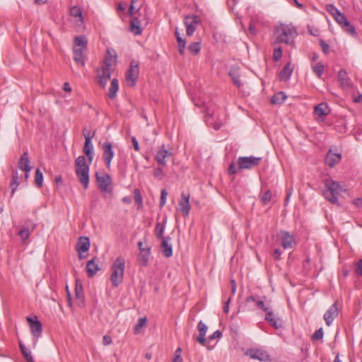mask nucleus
<instances>
[{
  "label": "nucleus",
  "mask_w": 362,
  "mask_h": 362,
  "mask_svg": "<svg viewBox=\"0 0 362 362\" xmlns=\"http://www.w3.org/2000/svg\"><path fill=\"white\" fill-rule=\"evenodd\" d=\"M341 159V153H333L332 149H329L326 157L325 163L329 167L333 168L335 166Z\"/></svg>",
  "instance_id": "22"
},
{
  "label": "nucleus",
  "mask_w": 362,
  "mask_h": 362,
  "mask_svg": "<svg viewBox=\"0 0 362 362\" xmlns=\"http://www.w3.org/2000/svg\"><path fill=\"white\" fill-rule=\"evenodd\" d=\"M229 76L232 78L234 85L240 88L242 86L240 81V69L238 67L233 66L229 71Z\"/></svg>",
  "instance_id": "27"
},
{
  "label": "nucleus",
  "mask_w": 362,
  "mask_h": 362,
  "mask_svg": "<svg viewBox=\"0 0 362 362\" xmlns=\"http://www.w3.org/2000/svg\"><path fill=\"white\" fill-rule=\"evenodd\" d=\"M89 168L76 169V174L79 181L83 186L84 189H87L89 183Z\"/></svg>",
  "instance_id": "20"
},
{
  "label": "nucleus",
  "mask_w": 362,
  "mask_h": 362,
  "mask_svg": "<svg viewBox=\"0 0 362 362\" xmlns=\"http://www.w3.org/2000/svg\"><path fill=\"white\" fill-rule=\"evenodd\" d=\"M27 321L29 323L30 332L35 338H39L42 335V326L37 316L27 317Z\"/></svg>",
  "instance_id": "8"
},
{
  "label": "nucleus",
  "mask_w": 362,
  "mask_h": 362,
  "mask_svg": "<svg viewBox=\"0 0 362 362\" xmlns=\"http://www.w3.org/2000/svg\"><path fill=\"white\" fill-rule=\"evenodd\" d=\"M262 161L261 157L255 156H243L238 159V165L239 170L252 169L258 166Z\"/></svg>",
  "instance_id": "5"
},
{
  "label": "nucleus",
  "mask_w": 362,
  "mask_h": 362,
  "mask_svg": "<svg viewBox=\"0 0 362 362\" xmlns=\"http://www.w3.org/2000/svg\"><path fill=\"white\" fill-rule=\"evenodd\" d=\"M87 45L88 41L84 35L76 36L74 39V59L78 65L81 66L85 65Z\"/></svg>",
  "instance_id": "2"
},
{
  "label": "nucleus",
  "mask_w": 362,
  "mask_h": 362,
  "mask_svg": "<svg viewBox=\"0 0 362 362\" xmlns=\"http://www.w3.org/2000/svg\"><path fill=\"white\" fill-rule=\"evenodd\" d=\"M197 329L199 331V334H206L208 327L201 320L199 322L197 325Z\"/></svg>",
  "instance_id": "52"
},
{
  "label": "nucleus",
  "mask_w": 362,
  "mask_h": 362,
  "mask_svg": "<svg viewBox=\"0 0 362 362\" xmlns=\"http://www.w3.org/2000/svg\"><path fill=\"white\" fill-rule=\"evenodd\" d=\"M90 240L87 237H80L78 238L76 250L79 253L86 252L89 250Z\"/></svg>",
  "instance_id": "25"
},
{
  "label": "nucleus",
  "mask_w": 362,
  "mask_h": 362,
  "mask_svg": "<svg viewBox=\"0 0 362 362\" xmlns=\"http://www.w3.org/2000/svg\"><path fill=\"white\" fill-rule=\"evenodd\" d=\"M245 355L250 356L252 359H257L259 361H267L269 360L268 353L260 349H250L246 351Z\"/></svg>",
  "instance_id": "10"
},
{
  "label": "nucleus",
  "mask_w": 362,
  "mask_h": 362,
  "mask_svg": "<svg viewBox=\"0 0 362 362\" xmlns=\"http://www.w3.org/2000/svg\"><path fill=\"white\" fill-rule=\"evenodd\" d=\"M339 314V309L336 303L332 304L324 315V320L327 326H330Z\"/></svg>",
  "instance_id": "15"
},
{
  "label": "nucleus",
  "mask_w": 362,
  "mask_h": 362,
  "mask_svg": "<svg viewBox=\"0 0 362 362\" xmlns=\"http://www.w3.org/2000/svg\"><path fill=\"white\" fill-rule=\"evenodd\" d=\"M293 73V68L290 63H288L285 65V66L281 69L279 73V78L281 80L286 81H288L291 74Z\"/></svg>",
  "instance_id": "30"
},
{
  "label": "nucleus",
  "mask_w": 362,
  "mask_h": 362,
  "mask_svg": "<svg viewBox=\"0 0 362 362\" xmlns=\"http://www.w3.org/2000/svg\"><path fill=\"white\" fill-rule=\"evenodd\" d=\"M323 336H324V332H323V329L321 327L315 332V333L312 336V339L313 340H320L323 338Z\"/></svg>",
  "instance_id": "51"
},
{
  "label": "nucleus",
  "mask_w": 362,
  "mask_h": 362,
  "mask_svg": "<svg viewBox=\"0 0 362 362\" xmlns=\"http://www.w3.org/2000/svg\"><path fill=\"white\" fill-rule=\"evenodd\" d=\"M18 186V182H14L13 180L11 181L10 184V188L11 189V196H13L16 191V189Z\"/></svg>",
  "instance_id": "61"
},
{
  "label": "nucleus",
  "mask_w": 362,
  "mask_h": 362,
  "mask_svg": "<svg viewBox=\"0 0 362 362\" xmlns=\"http://www.w3.org/2000/svg\"><path fill=\"white\" fill-rule=\"evenodd\" d=\"M165 230V226L163 223H157L155 228V235L158 239L165 238L163 233Z\"/></svg>",
  "instance_id": "39"
},
{
  "label": "nucleus",
  "mask_w": 362,
  "mask_h": 362,
  "mask_svg": "<svg viewBox=\"0 0 362 362\" xmlns=\"http://www.w3.org/2000/svg\"><path fill=\"white\" fill-rule=\"evenodd\" d=\"M35 228V224L31 221H28L25 224L21 226V230L18 231V235L21 237V240L25 243L30 237L31 231Z\"/></svg>",
  "instance_id": "14"
},
{
  "label": "nucleus",
  "mask_w": 362,
  "mask_h": 362,
  "mask_svg": "<svg viewBox=\"0 0 362 362\" xmlns=\"http://www.w3.org/2000/svg\"><path fill=\"white\" fill-rule=\"evenodd\" d=\"M325 185L326 189L323 192V196L326 199L332 204L337 203L338 195L344 190L339 182L332 180H325Z\"/></svg>",
  "instance_id": "4"
},
{
  "label": "nucleus",
  "mask_w": 362,
  "mask_h": 362,
  "mask_svg": "<svg viewBox=\"0 0 362 362\" xmlns=\"http://www.w3.org/2000/svg\"><path fill=\"white\" fill-rule=\"evenodd\" d=\"M338 80L342 88H351L352 83L351 78L347 76V72L345 69H341L338 72Z\"/></svg>",
  "instance_id": "21"
},
{
  "label": "nucleus",
  "mask_w": 362,
  "mask_h": 362,
  "mask_svg": "<svg viewBox=\"0 0 362 362\" xmlns=\"http://www.w3.org/2000/svg\"><path fill=\"white\" fill-rule=\"evenodd\" d=\"M19 348L21 351V354L24 358V359L27 362H34L33 358L32 356L31 352L27 349V347L22 343L21 341L19 340Z\"/></svg>",
  "instance_id": "34"
},
{
  "label": "nucleus",
  "mask_w": 362,
  "mask_h": 362,
  "mask_svg": "<svg viewBox=\"0 0 362 362\" xmlns=\"http://www.w3.org/2000/svg\"><path fill=\"white\" fill-rule=\"evenodd\" d=\"M341 28L351 35L355 36L356 35L355 28L349 23V21L346 23V24Z\"/></svg>",
  "instance_id": "44"
},
{
  "label": "nucleus",
  "mask_w": 362,
  "mask_h": 362,
  "mask_svg": "<svg viewBox=\"0 0 362 362\" xmlns=\"http://www.w3.org/2000/svg\"><path fill=\"white\" fill-rule=\"evenodd\" d=\"M282 57V49L281 47L274 49L273 53V59L274 61L278 62Z\"/></svg>",
  "instance_id": "53"
},
{
  "label": "nucleus",
  "mask_w": 362,
  "mask_h": 362,
  "mask_svg": "<svg viewBox=\"0 0 362 362\" xmlns=\"http://www.w3.org/2000/svg\"><path fill=\"white\" fill-rule=\"evenodd\" d=\"M132 144L134 146V148L135 151H139V145L138 143V141L136 140V137L133 136L132 138Z\"/></svg>",
  "instance_id": "63"
},
{
  "label": "nucleus",
  "mask_w": 362,
  "mask_h": 362,
  "mask_svg": "<svg viewBox=\"0 0 362 362\" xmlns=\"http://www.w3.org/2000/svg\"><path fill=\"white\" fill-rule=\"evenodd\" d=\"M112 69L108 67L102 66L97 70L98 83L103 88H105L107 81L110 80L112 74Z\"/></svg>",
  "instance_id": "11"
},
{
  "label": "nucleus",
  "mask_w": 362,
  "mask_h": 362,
  "mask_svg": "<svg viewBox=\"0 0 362 362\" xmlns=\"http://www.w3.org/2000/svg\"><path fill=\"white\" fill-rule=\"evenodd\" d=\"M139 64L134 61L132 62L129 69L126 73V81L129 86L134 87L136 85L139 77Z\"/></svg>",
  "instance_id": "7"
},
{
  "label": "nucleus",
  "mask_w": 362,
  "mask_h": 362,
  "mask_svg": "<svg viewBox=\"0 0 362 362\" xmlns=\"http://www.w3.org/2000/svg\"><path fill=\"white\" fill-rule=\"evenodd\" d=\"M356 273L358 276H362V259L356 264Z\"/></svg>",
  "instance_id": "58"
},
{
  "label": "nucleus",
  "mask_w": 362,
  "mask_h": 362,
  "mask_svg": "<svg viewBox=\"0 0 362 362\" xmlns=\"http://www.w3.org/2000/svg\"><path fill=\"white\" fill-rule=\"evenodd\" d=\"M18 168L23 171H30L32 168L30 165L28 153L24 152L18 162Z\"/></svg>",
  "instance_id": "24"
},
{
  "label": "nucleus",
  "mask_w": 362,
  "mask_h": 362,
  "mask_svg": "<svg viewBox=\"0 0 362 362\" xmlns=\"http://www.w3.org/2000/svg\"><path fill=\"white\" fill-rule=\"evenodd\" d=\"M134 194L135 202L137 204H142V197L141 196L139 190L138 189H134Z\"/></svg>",
  "instance_id": "57"
},
{
  "label": "nucleus",
  "mask_w": 362,
  "mask_h": 362,
  "mask_svg": "<svg viewBox=\"0 0 362 362\" xmlns=\"http://www.w3.org/2000/svg\"><path fill=\"white\" fill-rule=\"evenodd\" d=\"M188 49L194 54H197L201 49L200 42H193L188 46Z\"/></svg>",
  "instance_id": "47"
},
{
  "label": "nucleus",
  "mask_w": 362,
  "mask_h": 362,
  "mask_svg": "<svg viewBox=\"0 0 362 362\" xmlns=\"http://www.w3.org/2000/svg\"><path fill=\"white\" fill-rule=\"evenodd\" d=\"M147 324V318L146 317H140L134 327V333L139 334L140 330L144 327Z\"/></svg>",
  "instance_id": "40"
},
{
  "label": "nucleus",
  "mask_w": 362,
  "mask_h": 362,
  "mask_svg": "<svg viewBox=\"0 0 362 362\" xmlns=\"http://www.w3.org/2000/svg\"><path fill=\"white\" fill-rule=\"evenodd\" d=\"M200 19L198 16H187L185 18V25L187 30L186 33L188 36H191L196 30L197 25L199 23Z\"/></svg>",
  "instance_id": "9"
},
{
  "label": "nucleus",
  "mask_w": 362,
  "mask_h": 362,
  "mask_svg": "<svg viewBox=\"0 0 362 362\" xmlns=\"http://www.w3.org/2000/svg\"><path fill=\"white\" fill-rule=\"evenodd\" d=\"M70 14L72 16L78 17L80 18L81 21H83L82 12H81V8L79 7H78V6L72 7L70 9Z\"/></svg>",
  "instance_id": "46"
},
{
  "label": "nucleus",
  "mask_w": 362,
  "mask_h": 362,
  "mask_svg": "<svg viewBox=\"0 0 362 362\" xmlns=\"http://www.w3.org/2000/svg\"><path fill=\"white\" fill-rule=\"evenodd\" d=\"M172 156V153L165 149V145L163 144L160 149L157 151L155 155V160L157 163L161 165L165 166L166 165L165 158L168 157H170Z\"/></svg>",
  "instance_id": "19"
},
{
  "label": "nucleus",
  "mask_w": 362,
  "mask_h": 362,
  "mask_svg": "<svg viewBox=\"0 0 362 362\" xmlns=\"http://www.w3.org/2000/svg\"><path fill=\"white\" fill-rule=\"evenodd\" d=\"M95 258L89 260L86 264V272L88 277H93L99 270L100 267L95 262Z\"/></svg>",
  "instance_id": "29"
},
{
  "label": "nucleus",
  "mask_w": 362,
  "mask_h": 362,
  "mask_svg": "<svg viewBox=\"0 0 362 362\" xmlns=\"http://www.w3.org/2000/svg\"><path fill=\"white\" fill-rule=\"evenodd\" d=\"M117 56L115 54H112L110 49L107 50V55L104 62L105 67L112 69V66L116 64Z\"/></svg>",
  "instance_id": "32"
},
{
  "label": "nucleus",
  "mask_w": 362,
  "mask_h": 362,
  "mask_svg": "<svg viewBox=\"0 0 362 362\" xmlns=\"http://www.w3.org/2000/svg\"><path fill=\"white\" fill-rule=\"evenodd\" d=\"M170 239L171 238L168 236L165 238L160 239L161 240L160 249L162 253L166 257H170L173 255V247L168 243Z\"/></svg>",
  "instance_id": "23"
},
{
  "label": "nucleus",
  "mask_w": 362,
  "mask_h": 362,
  "mask_svg": "<svg viewBox=\"0 0 362 362\" xmlns=\"http://www.w3.org/2000/svg\"><path fill=\"white\" fill-rule=\"evenodd\" d=\"M83 151L88 158V163L90 164L93 160V145L91 140L85 141Z\"/></svg>",
  "instance_id": "26"
},
{
  "label": "nucleus",
  "mask_w": 362,
  "mask_h": 362,
  "mask_svg": "<svg viewBox=\"0 0 362 362\" xmlns=\"http://www.w3.org/2000/svg\"><path fill=\"white\" fill-rule=\"evenodd\" d=\"M313 72L318 76V78H320L324 72L325 67H324V65L321 62H320V63L316 64L313 67Z\"/></svg>",
  "instance_id": "43"
},
{
  "label": "nucleus",
  "mask_w": 362,
  "mask_h": 362,
  "mask_svg": "<svg viewBox=\"0 0 362 362\" xmlns=\"http://www.w3.org/2000/svg\"><path fill=\"white\" fill-rule=\"evenodd\" d=\"M141 22L138 18H133L131 20L130 30L134 33V35H141L142 30L140 26Z\"/></svg>",
  "instance_id": "33"
},
{
  "label": "nucleus",
  "mask_w": 362,
  "mask_h": 362,
  "mask_svg": "<svg viewBox=\"0 0 362 362\" xmlns=\"http://www.w3.org/2000/svg\"><path fill=\"white\" fill-rule=\"evenodd\" d=\"M96 180L98 182V187L102 192L112 193V180L107 173H103L101 176L97 173L95 174Z\"/></svg>",
  "instance_id": "6"
},
{
  "label": "nucleus",
  "mask_w": 362,
  "mask_h": 362,
  "mask_svg": "<svg viewBox=\"0 0 362 362\" xmlns=\"http://www.w3.org/2000/svg\"><path fill=\"white\" fill-rule=\"evenodd\" d=\"M326 10L328 13H329L333 18L336 16L339 15L341 12L337 7H335L333 4H327L326 6Z\"/></svg>",
  "instance_id": "45"
},
{
  "label": "nucleus",
  "mask_w": 362,
  "mask_h": 362,
  "mask_svg": "<svg viewBox=\"0 0 362 362\" xmlns=\"http://www.w3.org/2000/svg\"><path fill=\"white\" fill-rule=\"evenodd\" d=\"M103 344H104L105 345H109V344H110L112 343V338H111L110 336H108V335H105V336L103 337Z\"/></svg>",
  "instance_id": "64"
},
{
  "label": "nucleus",
  "mask_w": 362,
  "mask_h": 362,
  "mask_svg": "<svg viewBox=\"0 0 362 362\" xmlns=\"http://www.w3.org/2000/svg\"><path fill=\"white\" fill-rule=\"evenodd\" d=\"M272 194L270 190H267L262 195L261 199L262 203L266 205L272 200Z\"/></svg>",
  "instance_id": "50"
},
{
  "label": "nucleus",
  "mask_w": 362,
  "mask_h": 362,
  "mask_svg": "<svg viewBox=\"0 0 362 362\" xmlns=\"http://www.w3.org/2000/svg\"><path fill=\"white\" fill-rule=\"evenodd\" d=\"M168 192L165 189L161 190L160 206L162 207L166 203Z\"/></svg>",
  "instance_id": "54"
},
{
  "label": "nucleus",
  "mask_w": 362,
  "mask_h": 362,
  "mask_svg": "<svg viewBox=\"0 0 362 362\" xmlns=\"http://www.w3.org/2000/svg\"><path fill=\"white\" fill-rule=\"evenodd\" d=\"M125 259L123 257L119 256L114 261L111 267L112 274L110 280L113 287L116 288L122 282L124 274Z\"/></svg>",
  "instance_id": "3"
},
{
  "label": "nucleus",
  "mask_w": 362,
  "mask_h": 362,
  "mask_svg": "<svg viewBox=\"0 0 362 362\" xmlns=\"http://www.w3.org/2000/svg\"><path fill=\"white\" fill-rule=\"evenodd\" d=\"M118 89H119L118 81L117 78H113L111 81V84H110V87L109 88V92H108V96L111 99L115 98L117 95V93L118 91Z\"/></svg>",
  "instance_id": "35"
},
{
  "label": "nucleus",
  "mask_w": 362,
  "mask_h": 362,
  "mask_svg": "<svg viewBox=\"0 0 362 362\" xmlns=\"http://www.w3.org/2000/svg\"><path fill=\"white\" fill-rule=\"evenodd\" d=\"M43 182V175L39 168L35 170V183L37 187H41Z\"/></svg>",
  "instance_id": "42"
},
{
  "label": "nucleus",
  "mask_w": 362,
  "mask_h": 362,
  "mask_svg": "<svg viewBox=\"0 0 362 362\" xmlns=\"http://www.w3.org/2000/svg\"><path fill=\"white\" fill-rule=\"evenodd\" d=\"M281 244L284 249H291L296 245V241L293 236L288 232L281 231Z\"/></svg>",
  "instance_id": "17"
},
{
  "label": "nucleus",
  "mask_w": 362,
  "mask_h": 362,
  "mask_svg": "<svg viewBox=\"0 0 362 362\" xmlns=\"http://www.w3.org/2000/svg\"><path fill=\"white\" fill-rule=\"evenodd\" d=\"M320 45H321V47H322V52L325 54H327L329 52V46L327 43H326L324 40H320Z\"/></svg>",
  "instance_id": "56"
},
{
  "label": "nucleus",
  "mask_w": 362,
  "mask_h": 362,
  "mask_svg": "<svg viewBox=\"0 0 362 362\" xmlns=\"http://www.w3.org/2000/svg\"><path fill=\"white\" fill-rule=\"evenodd\" d=\"M221 337H222L221 332L219 331V330H216L211 335L209 336V339L210 340H214L215 339L221 338Z\"/></svg>",
  "instance_id": "60"
},
{
  "label": "nucleus",
  "mask_w": 362,
  "mask_h": 362,
  "mask_svg": "<svg viewBox=\"0 0 362 362\" xmlns=\"http://www.w3.org/2000/svg\"><path fill=\"white\" fill-rule=\"evenodd\" d=\"M103 158H104L105 165L107 168H110L112 159L114 156V151L112 150V144L109 141H105L103 144Z\"/></svg>",
  "instance_id": "13"
},
{
  "label": "nucleus",
  "mask_w": 362,
  "mask_h": 362,
  "mask_svg": "<svg viewBox=\"0 0 362 362\" xmlns=\"http://www.w3.org/2000/svg\"><path fill=\"white\" fill-rule=\"evenodd\" d=\"M75 301L78 306L81 308L85 306V297L83 292V286L78 280H76L75 284Z\"/></svg>",
  "instance_id": "18"
},
{
  "label": "nucleus",
  "mask_w": 362,
  "mask_h": 362,
  "mask_svg": "<svg viewBox=\"0 0 362 362\" xmlns=\"http://www.w3.org/2000/svg\"><path fill=\"white\" fill-rule=\"evenodd\" d=\"M162 168H157L154 170V172H153V175L156 177H159V178H161L162 177Z\"/></svg>",
  "instance_id": "62"
},
{
  "label": "nucleus",
  "mask_w": 362,
  "mask_h": 362,
  "mask_svg": "<svg viewBox=\"0 0 362 362\" xmlns=\"http://www.w3.org/2000/svg\"><path fill=\"white\" fill-rule=\"evenodd\" d=\"M237 170H238V169L235 166V164L234 163H230V165H229L228 170V174L234 175L237 173Z\"/></svg>",
  "instance_id": "59"
},
{
  "label": "nucleus",
  "mask_w": 362,
  "mask_h": 362,
  "mask_svg": "<svg viewBox=\"0 0 362 362\" xmlns=\"http://www.w3.org/2000/svg\"><path fill=\"white\" fill-rule=\"evenodd\" d=\"M287 98V96L285 93L281 91L278 93L274 95L271 99V102L272 104H282L285 100Z\"/></svg>",
  "instance_id": "36"
},
{
  "label": "nucleus",
  "mask_w": 362,
  "mask_h": 362,
  "mask_svg": "<svg viewBox=\"0 0 362 362\" xmlns=\"http://www.w3.org/2000/svg\"><path fill=\"white\" fill-rule=\"evenodd\" d=\"M95 132H92L90 129L88 127H84L83 129V135L85 138V141L91 140L92 138L95 136Z\"/></svg>",
  "instance_id": "49"
},
{
  "label": "nucleus",
  "mask_w": 362,
  "mask_h": 362,
  "mask_svg": "<svg viewBox=\"0 0 362 362\" xmlns=\"http://www.w3.org/2000/svg\"><path fill=\"white\" fill-rule=\"evenodd\" d=\"M76 169L89 168L86 164V158L83 156H78L76 160Z\"/></svg>",
  "instance_id": "41"
},
{
  "label": "nucleus",
  "mask_w": 362,
  "mask_h": 362,
  "mask_svg": "<svg viewBox=\"0 0 362 362\" xmlns=\"http://www.w3.org/2000/svg\"><path fill=\"white\" fill-rule=\"evenodd\" d=\"M274 35L276 42L292 45L297 32L293 25L281 23L275 28Z\"/></svg>",
  "instance_id": "1"
},
{
  "label": "nucleus",
  "mask_w": 362,
  "mask_h": 362,
  "mask_svg": "<svg viewBox=\"0 0 362 362\" xmlns=\"http://www.w3.org/2000/svg\"><path fill=\"white\" fill-rule=\"evenodd\" d=\"M334 18L341 27L349 21L346 17L341 12H340L339 15L336 16Z\"/></svg>",
  "instance_id": "48"
},
{
  "label": "nucleus",
  "mask_w": 362,
  "mask_h": 362,
  "mask_svg": "<svg viewBox=\"0 0 362 362\" xmlns=\"http://www.w3.org/2000/svg\"><path fill=\"white\" fill-rule=\"evenodd\" d=\"M245 301L247 303L254 302L258 309L264 312L268 310V308L266 306L264 302L262 300L258 299L257 297L255 296H250L247 297Z\"/></svg>",
  "instance_id": "31"
},
{
  "label": "nucleus",
  "mask_w": 362,
  "mask_h": 362,
  "mask_svg": "<svg viewBox=\"0 0 362 362\" xmlns=\"http://www.w3.org/2000/svg\"><path fill=\"white\" fill-rule=\"evenodd\" d=\"M168 192L165 189L161 190L160 206L162 207L166 203Z\"/></svg>",
  "instance_id": "55"
},
{
  "label": "nucleus",
  "mask_w": 362,
  "mask_h": 362,
  "mask_svg": "<svg viewBox=\"0 0 362 362\" xmlns=\"http://www.w3.org/2000/svg\"><path fill=\"white\" fill-rule=\"evenodd\" d=\"M138 247L139 249V261L142 265L146 266L151 254V247L148 245L144 247L141 241L138 243Z\"/></svg>",
  "instance_id": "12"
},
{
  "label": "nucleus",
  "mask_w": 362,
  "mask_h": 362,
  "mask_svg": "<svg viewBox=\"0 0 362 362\" xmlns=\"http://www.w3.org/2000/svg\"><path fill=\"white\" fill-rule=\"evenodd\" d=\"M175 35L178 44L179 52L180 54H184L186 45L185 40H182L177 30H175Z\"/></svg>",
  "instance_id": "38"
},
{
  "label": "nucleus",
  "mask_w": 362,
  "mask_h": 362,
  "mask_svg": "<svg viewBox=\"0 0 362 362\" xmlns=\"http://www.w3.org/2000/svg\"><path fill=\"white\" fill-rule=\"evenodd\" d=\"M189 198L190 195L189 194H187L182 192L181 194L180 200L179 201L178 204L180 209V211L185 216H187L189 215L191 209Z\"/></svg>",
  "instance_id": "16"
},
{
  "label": "nucleus",
  "mask_w": 362,
  "mask_h": 362,
  "mask_svg": "<svg viewBox=\"0 0 362 362\" xmlns=\"http://www.w3.org/2000/svg\"><path fill=\"white\" fill-rule=\"evenodd\" d=\"M265 320L268 322V323L275 329H278L281 327V322H279V319H276L274 316V313L272 310L265 311Z\"/></svg>",
  "instance_id": "28"
},
{
  "label": "nucleus",
  "mask_w": 362,
  "mask_h": 362,
  "mask_svg": "<svg viewBox=\"0 0 362 362\" xmlns=\"http://www.w3.org/2000/svg\"><path fill=\"white\" fill-rule=\"evenodd\" d=\"M328 106L325 103H320L315 107L314 112L319 117H323L328 114Z\"/></svg>",
  "instance_id": "37"
}]
</instances>
